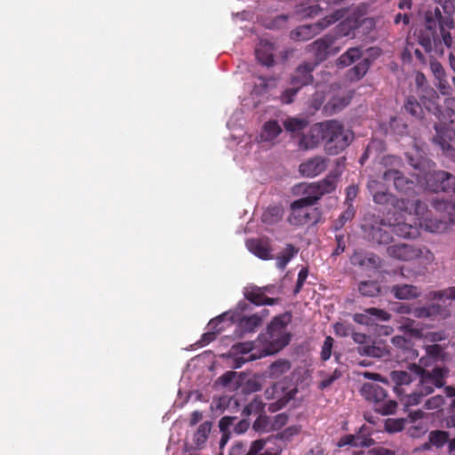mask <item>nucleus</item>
<instances>
[{"label":"nucleus","mask_w":455,"mask_h":455,"mask_svg":"<svg viewBox=\"0 0 455 455\" xmlns=\"http://www.w3.org/2000/svg\"><path fill=\"white\" fill-rule=\"evenodd\" d=\"M451 4L446 5L444 13L439 7L429 8L424 14L425 28L420 30L418 35V43L423 47L426 52H430L433 49V43L439 40V35L442 37L443 44L451 48L453 39L450 29L454 28L455 21L453 15L451 14Z\"/></svg>","instance_id":"f257e3e1"},{"label":"nucleus","mask_w":455,"mask_h":455,"mask_svg":"<svg viewBox=\"0 0 455 455\" xmlns=\"http://www.w3.org/2000/svg\"><path fill=\"white\" fill-rule=\"evenodd\" d=\"M409 369L419 378V383L416 391L406 395L404 400L406 406L419 404L423 397L434 392L435 387H444L449 374L447 368L439 366L427 371L416 363H412Z\"/></svg>","instance_id":"f03ea898"},{"label":"nucleus","mask_w":455,"mask_h":455,"mask_svg":"<svg viewBox=\"0 0 455 455\" xmlns=\"http://www.w3.org/2000/svg\"><path fill=\"white\" fill-rule=\"evenodd\" d=\"M291 321L290 313L279 315L268 324L267 331L259 336L262 345L260 351L265 356L277 353L289 344L291 334L287 331V326Z\"/></svg>","instance_id":"7ed1b4c3"},{"label":"nucleus","mask_w":455,"mask_h":455,"mask_svg":"<svg viewBox=\"0 0 455 455\" xmlns=\"http://www.w3.org/2000/svg\"><path fill=\"white\" fill-rule=\"evenodd\" d=\"M324 126V149L329 155H338L354 140L353 132L337 120H327Z\"/></svg>","instance_id":"20e7f679"},{"label":"nucleus","mask_w":455,"mask_h":455,"mask_svg":"<svg viewBox=\"0 0 455 455\" xmlns=\"http://www.w3.org/2000/svg\"><path fill=\"white\" fill-rule=\"evenodd\" d=\"M397 210L414 215L419 225L432 233L440 232L445 228V223L442 220H433L429 217L427 205L420 200L403 199L397 202Z\"/></svg>","instance_id":"39448f33"},{"label":"nucleus","mask_w":455,"mask_h":455,"mask_svg":"<svg viewBox=\"0 0 455 455\" xmlns=\"http://www.w3.org/2000/svg\"><path fill=\"white\" fill-rule=\"evenodd\" d=\"M361 395L369 402L374 403V409L382 415L394 414L397 408V403L387 398V390L376 383H364L361 387Z\"/></svg>","instance_id":"423d86ee"},{"label":"nucleus","mask_w":455,"mask_h":455,"mask_svg":"<svg viewBox=\"0 0 455 455\" xmlns=\"http://www.w3.org/2000/svg\"><path fill=\"white\" fill-rule=\"evenodd\" d=\"M387 254L396 259L410 261L420 259L424 264H431L435 260L434 253L427 247H415L407 243H398L387 247Z\"/></svg>","instance_id":"0eeeda50"},{"label":"nucleus","mask_w":455,"mask_h":455,"mask_svg":"<svg viewBox=\"0 0 455 455\" xmlns=\"http://www.w3.org/2000/svg\"><path fill=\"white\" fill-rule=\"evenodd\" d=\"M307 201L295 200L291 204L290 215L287 221L292 226H304L316 224L322 218V212L318 208H313L307 204Z\"/></svg>","instance_id":"6e6552de"},{"label":"nucleus","mask_w":455,"mask_h":455,"mask_svg":"<svg viewBox=\"0 0 455 455\" xmlns=\"http://www.w3.org/2000/svg\"><path fill=\"white\" fill-rule=\"evenodd\" d=\"M338 176L332 173L328 174L324 179L312 182L304 187L301 201H307V204L314 206L321 198L331 194L336 189Z\"/></svg>","instance_id":"1a4fd4ad"},{"label":"nucleus","mask_w":455,"mask_h":455,"mask_svg":"<svg viewBox=\"0 0 455 455\" xmlns=\"http://www.w3.org/2000/svg\"><path fill=\"white\" fill-rule=\"evenodd\" d=\"M343 16L342 11H336L334 13L326 16L323 20L310 25H302L291 32V37L297 41H307L320 33L324 28L340 20Z\"/></svg>","instance_id":"9d476101"},{"label":"nucleus","mask_w":455,"mask_h":455,"mask_svg":"<svg viewBox=\"0 0 455 455\" xmlns=\"http://www.w3.org/2000/svg\"><path fill=\"white\" fill-rule=\"evenodd\" d=\"M411 164L415 169H421V166H427L428 169L431 168V165L434 164L432 162L424 161L423 163H417ZM448 172L441 170H428L425 172H419L417 174L418 182L421 184V188L425 186L426 189L430 190L435 193L440 192V189H443V187H441L442 181L443 180H447Z\"/></svg>","instance_id":"9b49d317"},{"label":"nucleus","mask_w":455,"mask_h":455,"mask_svg":"<svg viewBox=\"0 0 455 455\" xmlns=\"http://www.w3.org/2000/svg\"><path fill=\"white\" fill-rule=\"evenodd\" d=\"M383 180L385 181H393L395 188L400 193L406 196H413L419 192L421 184L413 180L406 178L399 170L388 169L383 173Z\"/></svg>","instance_id":"f8f14e48"},{"label":"nucleus","mask_w":455,"mask_h":455,"mask_svg":"<svg viewBox=\"0 0 455 455\" xmlns=\"http://www.w3.org/2000/svg\"><path fill=\"white\" fill-rule=\"evenodd\" d=\"M363 229L369 240L379 244H387L392 241V225L382 219H375L371 223H364Z\"/></svg>","instance_id":"ddd939ff"},{"label":"nucleus","mask_w":455,"mask_h":455,"mask_svg":"<svg viewBox=\"0 0 455 455\" xmlns=\"http://www.w3.org/2000/svg\"><path fill=\"white\" fill-rule=\"evenodd\" d=\"M435 129L436 134L433 141L440 147L447 157L455 160V130L445 124H435Z\"/></svg>","instance_id":"4468645a"},{"label":"nucleus","mask_w":455,"mask_h":455,"mask_svg":"<svg viewBox=\"0 0 455 455\" xmlns=\"http://www.w3.org/2000/svg\"><path fill=\"white\" fill-rule=\"evenodd\" d=\"M326 121L316 123L303 132L299 139L298 146L302 150H311L317 148L322 141L324 142Z\"/></svg>","instance_id":"2eb2a0df"},{"label":"nucleus","mask_w":455,"mask_h":455,"mask_svg":"<svg viewBox=\"0 0 455 455\" xmlns=\"http://www.w3.org/2000/svg\"><path fill=\"white\" fill-rule=\"evenodd\" d=\"M328 164L327 157L315 156L302 162L299 166V172L303 177L314 178L324 172Z\"/></svg>","instance_id":"dca6fc26"},{"label":"nucleus","mask_w":455,"mask_h":455,"mask_svg":"<svg viewBox=\"0 0 455 455\" xmlns=\"http://www.w3.org/2000/svg\"><path fill=\"white\" fill-rule=\"evenodd\" d=\"M336 41L332 34H326L308 45V50L314 53L317 65L325 60L331 52V48Z\"/></svg>","instance_id":"f3484780"},{"label":"nucleus","mask_w":455,"mask_h":455,"mask_svg":"<svg viewBox=\"0 0 455 455\" xmlns=\"http://www.w3.org/2000/svg\"><path fill=\"white\" fill-rule=\"evenodd\" d=\"M316 66L317 63L314 62H303L299 65L291 77V85L298 86L301 89L302 87L312 84L314 81L312 73Z\"/></svg>","instance_id":"a211bd4d"},{"label":"nucleus","mask_w":455,"mask_h":455,"mask_svg":"<svg viewBox=\"0 0 455 455\" xmlns=\"http://www.w3.org/2000/svg\"><path fill=\"white\" fill-rule=\"evenodd\" d=\"M391 315L384 309L369 307L363 313L355 314L353 319L355 323L364 325H373L376 322H386L390 320Z\"/></svg>","instance_id":"6ab92c4d"},{"label":"nucleus","mask_w":455,"mask_h":455,"mask_svg":"<svg viewBox=\"0 0 455 455\" xmlns=\"http://www.w3.org/2000/svg\"><path fill=\"white\" fill-rule=\"evenodd\" d=\"M244 298L256 306L275 305L278 299L268 298L264 294L263 289L256 285H251L244 288Z\"/></svg>","instance_id":"aec40b11"},{"label":"nucleus","mask_w":455,"mask_h":455,"mask_svg":"<svg viewBox=\"0 0 455 455\" xmlns=\"http://www.w3.org/2000/svg\"><path fill=\"white\" fill-rule=\"evenodd\" d=\"M275 45L267 40H260L255 49V55L259 63L271 67L274 65Z\"/></svg>","instance_id":"412c9836"},{"label":"nucleus","mask_w":455,"mask_h":455,"mask_svg":"<svg viewBox=\"0 0 455 455\" xmlns=\"http://www.w3.org/2000/svg\"><path fill=\"white\" fill-rule=\"evenodd\" d=\"M246 246L258 258L265 260L271 259V246L268 241L257 238L249 239L246 241Z\"/></svg>","instance_id":"4be33fe9"},{"label":"nucleus","mask_w":455,"mask_h":455,"mask_svg":"<svg viewBox=\"0 0 455 455\" xmlns=\"http://www.w3.org/2000/svg\"><path fill=\"white\" fill-rule=\"evenodd\" d=\"M390 292L397 299H411L419 297V288L412 284H395L390 288Z\"/></svg>","instance_id":"5701e85b"},{"label":"nucleus","mask_w":455,"mask_h":455,"mask_svg":"<svg viewBox=\"0 0 455 455\" xmlns=\"http://www.w3.org/2000/svg\"><path fill=\"white\" fill-rule=\"evenodd\" d=\"M373 444L374 441L372 438L363 435L361 434L344 435L339 439L338 443L339 447H343L346 445H350L353 447H371Z\"/></svg>","instance_id":"b1692460"},{"label":"nucleus","mask_w":455,"mask_h":455,"mask_svg":"<svg viewBox=\"0 0 455 455\" xmlns=\"http://www.w3.org/2000/svg\"><path fill=\"white\" fill-rule=\"evenodd\" d=\"M417 225V222H414V224L398 222L395 225H392V232L402 238H416L419 235V231Z\"/></svg>","instance_id":"393cba45"},{"label":"nucleus","mask_w":455,"mask_h":455,"mask_svg":"<svg viewBox=\"0 0 455 455\" xmlns=\"http://www.w3.org/2000/svg\"><path fill=\"white\" fill-rule=\"evenodd\" d=\"M390 377L395 385V391L399 396L405 393L403 387L410 385L413 380L411 375L404 371H393Z\"/></svg>","instance_id":"a878e982"},{"label":"nucleus","mask_w":455,"mask_h":455,"mask_svg":"<svg viewBox=\"0 0 455 455\" xmlns=\"http://www.w3.org/2000/svg\"><path fill=\"white\" fill-rule=\"evenodd\" d=\"M227 315L228 313H225L210 321L208 325L212 331L202 335L201 339L199 340L201 346L208 345L216 339L217 334L221 331V328H218V325L223 322Z\"/></svg>","instance_id":"bb28decb"},{"label":"nucleus","mask_w":455,"mask_h":455,"mask_svg":"<svg viewBox=\"0 0 455 455\" xmlns=\"http://www.w3.org/2000/svg\"><path fill=\"white\" fill-rule=\"evenodd\" d=\"M263 316L255 314L250 316H243L238 321V327L242 333L254 332L261 324Z\"/></svg>","instance_id":"cd10ccee"},{"label":"nucleus","mask_w":455,"mask_h":455,"mask_svg":"<svg viewBox=\"0 0 455 455\" xmlns=\"http://www.w3.org/2000/svg\"><path fill=\"white\" fill-rule=\"evenodd\" d=\"M262 348L259 338L255 341L239 342L232 347V351L235 355H241L247 356L250 354L259 353Z\"/></svg>","instance_id":"c85d7f7f"},{"label":"nucleus","mask_w":455,"mask_h":455,"mask_svg":"<svg viewBox=\"0 0 455 455\" xmlns=\"http://www.w3.org/2000/svg\"><path fill=\"white\" fill-rule=\"evenodd\" d=\"M308 125L309 122L307 118L288 117L283 121L284 129L292 134L299 135V137Z\"/></svg>","instance_id":"c756f323"},{"label":"nucleus","mask_w":455,"mask_h":455,"mask_svg":"<svg viewBox=\"0 0 455 455\" xmlns=\"http://www.w3.org/2000/svg\"><path fill=\"white\" fill-rule=\"evenodd\" d=\"M282 132V128L275 120H270L264 124L260 132L261 141H272Z\"/></svg>","instance_id":"7c9ffc66"},{"label":"nucleus","mask_w":455,"mask_h":455,"mask_svg":"<svg viewBox=\"0 0 455 455\" xmlns=\"http://www.w3.org/2000/svg\"><path fill=\"white\" fill-rule=\"evenodd\" d=\"M443 307L438 304H431L426 307L412 308V315L417 318H432L441 315Z\"/></svg>","instance_id":"2f4dec72"},{"label":"nucleus","mask_w":455,"mask_h":455,"mask_svg":"<svg viewBox=\"0 0 455 455\" xmlns=\"http://www.w3.org/2000/svg\"><path fill=\"white\" fill-rule=\"evenodd\" d=\"M291 369V363L286 359H279L270 364L267 373L272 379H278Z\"/></svg>","instance_id":"473e14b6"},{"label":"nucleus","mask_w":455,"mask_h":455,"mask_svg":"<svg viewBox=\"0 0 455 455\" xmlns=\"http://www.w3.org/2000/svg\"><path fill=\"white\" fill-rule=\"evenodd\" d=\"M211 429L212 423L209 421H205L198 427L193 437V442L197 448H202L205 444Z\"/></svg>","instance_id":"72a5a7b5"},{"label":"nucleus","mask_w":455,"mask_h":455,"mask_svg":"<svg viewBox=\"0 0 455 455\" xmlns=\"http://www.w3.org/2000/svg\"><path fill=\"white\" fill-rule=\"evenodd\" d=\"M373 201L377 204H391L394 208L397 209V202L403 201V198L398 199L395 196L387 191H377L373 193Z\"/></svg>","instance_id":"f704fd0d"},{"label":"nucleus","mask_w":455,"mask_h":455,"mask_svg":"<svg viewBox=\"0 0 455 455\" xmlns=\"http://www.w3.org/2000/svg\"><path fill=\"white\" fill-rule=\"evenodd\" d=\"M362 51L359 47L349 48L346 52L340 55L338 62L343 67L349 66L356 60L360 59Z\"/></svg>","instance_id":"c9c22d12"},{"label":"nucleus","mask_w":455,"mask_h":455,"mask_svg":"<svg viewBox=\"0 0 455 455\" xmlns=\"http://www.w3.org/2000/svg\"><path fill=\"white\" fill-rule=\"evenodd\" d=\"M404 108L407 113L417 118H422L424 108L413 96H409L405 101Z\"/></svg>","instance_id":"e433bc0d"},{"label":"nucleus","mask_w":455,"mask_h":455,"mask_svg":"<svg viewBox=\"0 0 455 455\" xmlns=\"http://www.w3.org/2000/svg\"><path fill=\"white\" fill-rule=\"evenodd\" d=\"M355 21L353 20H346L341 21L337 27L335 31L336 38L343 36H354V30L355 29Z\"/></svg>","instance_id":"4c0bfd02"},{"label":"nucleus","mask_w":455,"mask_h":455,"mask_svg":"<svg viewBox=\"0 0 455 455\" xmlns=\"http://www.w3.org/2000/svg\"><path fill=\"white\" fill-rule=\"evenodd\" d=\"M359 291L363 296L375 297L380 292L379 285L375 281H364L359 284Z\"/></svg>","instance_id":"58836bf2"},{"label":"nucleus","mask_w":455,"mask_h":455,"mask_svg":"<svg viewBox=\"0 0 455 455\" xmlns=\"http://www.w3.org/2000/svg\"><path fill=\"white\" fill-rule=\"evenodd\" d=\"M371 66V61L368 59H363L355 67L349 70V77L353 80L361 79L368 71Z\"/></svg>","instance_id":"ea45409f"},{"label":"nucleus","mask_w":455,"mask_h":455,"mask_svg":"<svg viewBox=\"0 0 455 455\" xmlns=\"http://www.w3.org/2000/svg\"><path fill=\"white\" fill-rule=\"evenodd\" d=\"M431 204L437 212H447L448 215H451V212H455V202L435 197L432 200Z\"/></svg>","instance_id":"a19ab883"},{"label":"nucleus","mask_w":455,"mask_h":455,"mask_svg":"<svg viewBox=\"0 0 455 455\" xmlns=\"http://www.w3.org/2000/svg\"><path fill=\"white\" fill-rule=\"evenodd\" d=\"M297 251L294 246L288 244L285 251L276 258V267L280 269H284Z\"/></svg>","instance_id":"79ce46f5"},{"label":"nucleus","mask_w":455,"mask_h":455,"mask_svg":"<svg viewBox=\"0 0 455 455\" xmlns=\"http://www.w3.org/2000/svg\"><path fill=\"white\" fill-rule=\"evenodd\" d=\"M430 443L436 448L443 447L449 440V434L443 430L431 431L428 435Z\"/></svg>","instance_id":"37998d69"},{"label":"nucleus","mask_w":455,"mask_h":455,"mask_svg":"<svg viewBox=\"0 0 455 455\" xmlns=\"http://www.w3.org/2000/svg\"><path fill=\"white\" fill-rule=\"evenodd\" d=\"M359 353L371 357L381 358L387 354V350L384 347L371 345L359 347Z\"/></svg>","instance_id":"c03bdc74"},{"label":"nucleus","mask_w":455,"mask_h":455,"mask_svg":"<svg viewBox=\"0 0 455 455\" xmlns=\"http://www.w3.org/2000/svg\"><path fill=\"white\" fill-rule=\"evenodd\" d=\"M281 218V209L278 207H270L263 212L261 220L265 224L272 225L278 222Z\"/></svg>","instance_id":"a18cd8bd"},{"label":"nucleus","mask_w":455,"mask_h":455,"mask_svg":"<svg viewBox=\"0 0 455 455\" xmlns=\"http://www.w3.org/2000/svg\"><path fill=\"white\" fill-rule=\"evenodd\" d=\"M355 209H354V206H353V204H349V205H347V208L346 211H344L340 215L339 217L338 218V220H336L335 223H334V229L335 230H339L341 229L345 224L347 223V221L352 220L355 216Z\"/></svg>","instance_id":"49530a36"},{"label":"nucleus","mask_w":455,"mask_h":455,"mask_svg":"<svg viewBox=\"0 0 455 455\" xmlns=\"http://www.w3.org/2000/svg\"><path fill=\"white\" fill-rule=\"evenodd\" d=\"M430 94H431V98L427 100V98L425 96H423L421 98V101H422V104L424 105V108L428 112H433L434 114H436L440 111L439 107L435 101L438 99V96L434 90H431Z\"/></svg>","instance_id":"de8ad7c7"},{"label":"nucleus","mask_w":455,"mask_h":455,"mask_svg":"<svg viewBox=\"0 0 455 455\" xmlns=\"http://www.w3.org/2000/svg\"><path fill=\"white\" fill-rule=\"evenodd\" d=\"M256 431L269 432L271 430V418L266 415H259L253 423Z\"/></svg>","instance_id":"09e8293b"},{"label":"nucleus","mask_w":455,"mask_h":455,"mask_svg":"<svg viewBox=\"0 0 455 455\" xmlns=\"http://www.w3.org/2000/svg\"><path fill=\"white\" fill-rule=\"evenodd\" d=\"M263 409L264 404L262 402L259 398H255L243 408V413L246 416H250L251 414L259 413Z\"/></svg>","instance_id":"8fccbe9b"},{"label":"nucleus","mask_w":455,"mask_h":455,"mask_svg":"<svg viewBox=\"0 0 455 455\" xmlns=\"http://www.w3.org/2000/svg\"><path fill=\"white\" fill-rule=\"evenodd\" d=\"M334 339L331 336H327L321 348V360L325 362L331 358Z\"/></svg>","instance_id":"3c124183"},{"label":"nucleus","mask_w":455,"mask_h":455,"mask_svg":"<svg viewBox=\"0 0 455 455\" xmlns=\"http://www.w3.org/2000/svg\"><path fill=\"white\" fill-rule=\"evenodd\" d=\"M268 441L270 438L253 441L245 455H259Z\"/></svg>","instance_id":"603ef678"},{"label":"nucleus","mask_w":455,"mask_h":455,"mask_svg":"<svg viewBox=\"0 0 455 455\" xmlns=\"http://www.w3.org/2000/svg\"><path fill=\"white\" fill-rule=\"evenodd\" d=\"M300 432V427L297 426H291L285 428L283 431L275 435V439L290 441L292 436L298 435Z\"/></svg>","instance_id":"864d4df0"},{"label":"nucleus","mask_w":455,"mask_h":455,"mask_svg":"<svg viewBox=\"0 0 455 455\" xmlns=\"http://www.w3.org/2000/svg\"><path fill=\"white\" fill-rule=\"evenodd\" d=\"M444 404V398L441 395H434L426 400L424 407L427 410L440 409Z\"/></svg>","instance_id":"5fc2aeb1"},{"label":"nucleus","mask_w":455,"mask_h":455,"mask_svg":"<svg viewBox=\"0 0 455 455\" xmlns=\"http://www.w3.org/2000/svg\"><path fill=\"white\" fill-rule=\"evenodd\" d=\"M300 88L298 86H293L288 89H285L281 96L280 100L283 104H291L294 100V97L297 95Z\"/></svg>","instance_id":"6e6d98bb"},{"label":"nucleus","mask_w":455,"mask_h":455,"mask_svg":"<svg viewBox=\"0 0 455 455\" xmlns=\"http://www.w3.org/2000/svg\"><path fill=\"white\" fill-rule=\"evenodd\" d=\"M265 355L262 354L261 351H259V353H253V354H250L249 355L247 356H238L235 359V362H234V368L237 369V368H240L242 367V365L247 362H250V361H254V360H257V359H259V358H262L264 357Z\"/></svg>","instance_id":"4d7b16f0"},{"label":"nucleus","mask_w":455,"mask_h":455,"mask_svg":"<svg viewBox=\"0 0 455 455\" xmlns=\"http://www.w3.org/2000/svg\"><path fill=\"white\" fill-rule=\"evenodd\" d=\"M289 417L286 413H279L274 418H271V430H279L288 422Z\"/></svg>","instance_id":"13d9d810"},{"label":"nucleus","mask_w":455,"mask_h":455,"mask_svg":"<svg viewBox=\"0 0 455 455\" xmlns=\"http://www.w3.org/2000/svg\"><path fill=\"white\" fill-rule=\"evenodd\" d=\"M403 419H387L385 424V428L389 433L399 432L403 430Z\"/></svg>","instance_id":"bf43d9fd"},{"label":"nucleus","mask_w":455,"mask_h":455,"mask_svg":"<svg viewBox=\"0 0 455 455\" xmlns=\"http://www.w3.org/2000/svg\"><path fill=\"white\" fill-rule=\"evenodd\" d=\"M308 276V269L307 267H302L298 275V279L296 282V285L293 291V293L297 295L301 291L307 278Z\"/></svg>","instance_id":"052dcab7"},{"label":"nucleus","mask_w":455,"mask_h":455,"mask_svg":"<svg viewBox=\"0 0 455 455\" xmlns=\"http://www.w3.org/2000/svg\"><path fill=\"white\" fill-rule=\"evenodd\" d=\"M430 69L436 80L446 76V72L443 65L435 60L430 62Z\"/></svg>","instance_id":"680f3d73"},{"label":"nucleus","mask_w":455,"mask_h":455,"mask_svg":"<svg viewBox=\"0 0 455 455\" xmlns=\"http://www.w3.org/2000/svg\"><path fill=\"white\" fill-rule=\"evenodd\" d=\"M349 103V99L347 98H332L328 105L331 106V109L336 112V111H339L340 109H342L344 107H346L347 105H348Z\"/></svg>","instance_id":"e2e57ef3"},{"label":"nucleus","mask_w":455,"mask_h":455,"mask_svg":"<svg viewBox=\"0 0 455 455\" xmlns=\"http://www.w3.org/2000/svg\"><path fill=\"white\" fill-rule=\"evenodd\" d=\"M441 187H443V189H440V192L451 191L455 194V176L448 172V178L442 181Z\"/></svg>","instance_id":"0e129e2a"},{"label":"nucleus","mask_w":455,"mask_h":455,"mask_svg":"<svg viewBox=\"0 0 455 455\" xmlns=\"http://www.w3.org/2000/svg\"><path fill=\"white\" fill-rule=\"evenodd\" d=\"M436 86L443 95H450L451 93L452 89L447 80V76L442 77V79H437Z\"/></svg>","instance_id":"69168bd1"},{"label":"nucleus","mask_w":455,"mask_h":455,"mask_svg":"<svg viewBox=\"0 0 455 455\" xmlns=\"http://www.w3.org/2000/svg\"><path fill=\"white\" fill-rule=\"evenodd\" d=\"M236 419L235 417L225 416L220 419L219 422V427L221 433L230 432L229 427L233 425Z\"/></svg>","instance_id":"338daca9"},{"label":"nucleus","mask_w":455,"mask_h":455,"mask_svg":"<svg viewBox=\"0 0 455 455\" xmlns=\"http://www.w3.org/2000/svg\"><path fill=\"white\" fill-rule=\"evenodd\" d=\"M358 194V187L355 185H350L346 189V200L345 204L347 205H349V204H352L354 199L356 197Z\"/></svg>","instance_id":"774afa93"}]
</instances>
